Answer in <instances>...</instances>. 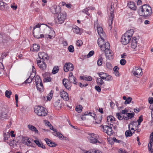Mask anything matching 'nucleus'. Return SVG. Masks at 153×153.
Returning <instances> with one entry per match:
<instances>
[{
    "mask_svg": "<svg viewBox=\"0 0 153 153\" xmlns=\"http://www.w3.org/2000/svg\"><path fill=\"white\" fill-rule=\"evenodd\" d=\"M66 18V13L64 11L61 12L58 15L56 23L58 24H62L64 22Z\"/></svg>",
    "mask_w": 153,
    "mask_h": 153,
    "instance_id": "nucleus-6",
    "label": "nucleus"
},
{
    "mask_svg": "<svg viewBox=\"0 0 153 153\" xmlns=\"http://www.w3.org/2000/svg\"><path fill=\"white\" fill-rule=\"evenodd\" d=\"M59 71V68L58 66H54L52 71V73L53 74H55L57 73Z\"/></svg>",
    "mask_w": 153,
    "mask_h": 153,
    "instance_id": "nucleus-39",
    "label": "nucleus"
},
{
    "mask_svg": "<svg viewBox=\"0 0 153 153\" xmlns=\"http://www.w3.org/2000/svg\"><path fill=\"white\" fill-rule=\"evenodd\" d=\"M119 69V68L117 66H115L114 68L113 69V71H114V72H116L118 71Z\"/></svg>",
    "mask_w": 153,
    "mask_h": 153,
    "instance_id": "nucleus-62",
    "label": "nucleus"
},
{
    "mask_svg": "<svg viewBox=\"0 0 153 153\" xmlns=\"http://www.w3.org/2000/svg\"><path fill=\"white\" fill-rule=\"evenodd\" d=\"M53 94L50 93L49 94H48L47 97V100H50L52 98Z\"/></svg>",
    "mask_w": 153,
    "mask_h": 153,
    "instance_id": "nucleus-58",
    "label": "nucleus"
},
{
    "mask_svg": "<svg viewBox=\"0 0 153 153\" xmlns=\"http://www.w3.org/2000/svg\"><path fill=\"white\" fill-rule=\"evenodd\" d=\"M22 141L24 144L30 146H33V142H34L32 139L25 136L23 137Z\"/></svg>",
    "mask_w": 153,
    "mask_h": 153,
    "instance_id": "nucleus-10",
    "label": "nucleus"
},
{
    "mask_svg": "<svg viewBox=\"0 0 153 153\" xmlns=\"http://www.w3.org/2000/svg\"><path fill=\"white\" fill-rule=\"evenodd\" d=\"M27 128L30 130H31L32 131H34L35 133H37L38 131L37 128L34 126L28 125H27Z\"/></svg>",
    "mask_w": 153,
    "mask_h": 153,
    "instance_id": "nucleus-27",
    "label": "nucleus"
},
{
    "mask_svg": "<svg viewBox=\"0 0 153 153\" xmlns=\"http://www.w3.org/2000/svg\"><path fill=\"white\" fill-rule=\"evenodd\" d=\"M35 79L36 84H38V83H39L42 82V79L38 75H36L35 76Z\"/></svg>",
    "mask_w": 153,
    "mask_h": 153,
    "instance_id": "nucleus-35",
    "label": "nucleus"
},
{
    "mask_svg": "<svg viewBox=\"0 0 153 153\" xmlns=\"http://www.w3.org/2000/svg\"><path fill=\"white\" fill-rule=\"evenodd\" d=\"M149 103L152 104L153 103V98L152 97H150L149 98Z\"/></svg>",
    "mask_w": 153,
    "mask_h": 153,
    "instance_id": "nucleus-61",
    "label": "nucleus"
},
{
    "mask_svg": "<svg viewBox=\"0 0 153 153\" xmlns=\"http://www.w3.org/2000/svg\"><path fill=\"white\" fill-rule=\"evenodd\" d=\"M97 84L100 86L104 83L103 81L101 78H97L96 79Z\"/></svg>",
    "mask_w": 153,
    "mask_h": 153,
    "instance_id": "nucleus-36",
    "label": "nucleus"
},
{
    "mask_svg": "<svg viewBox=\"0 0 153 153\" xmlns=\"http://www.w3.org/2000/svg\"><path fill=\"white\" fill-rule=\"evenodd\" d=\"M34 111L37 115L40 117H45L48 114L47 110L44 107L41 106H35Z\"/></svg>",
    "mask_w": 153,
    "mask_h": 153,
    "instance_id": "nucleus-2",
    "label": "nucleus"
},
{
    "mask_svg": "<svg viewBox=\"0 0 153 153\" xmlns=\"http://www.w3.org/2000/svg\"><path fill=\"white\" fill-rule=\"evenodd\" d=\"M62 83L63 85L67 89L69 90H71V83L68 81V79L65 78L64 79L62 80Z\"/></svg>",
    "mask_w": 153,
    "mask_h": 153,
    "instance_id": "nucleus-18",
    "label": "nucleus"
},
{
    "mask_svg": "<svg viewBox=\"0 0 153 153\" xmlns=\"http://www.w3.org/2000/svg\"><path fill=\"white\" fill-rule=\"evenodd\" d=\"M56 8V6L55 5L51 7V10L53 13L54 14H56V11H55Z\"/></svg>",
    "mask_w": 153,
    "mask_h": 153,
    "instance_id": "nucleus-45",
    "label": "nucleus"
},
{
    "mask_svg": "<svg viewBox=\"0 0 153 153\" xmlns=\"http://www.w3.org/2000/svg\"><path fill=\"white\" fill-rule=\"evenodd\" d=\"M12 92L10 91L6 90L5 92V95L8 98H10V95L11 94Z\"/></svg>",
    "mask_w": 153,
    "mask_h": 153,
    "instance_id": "nucleus-40",
    "label": "nucleus"
},
{
    "mask_svg": "<svg viewBox=\"0 0 153 153\" xmlns=\"http://www.w3.org/2000/svg\"><path fill=\"white\" fill-rule=\"evenodd\" d=\"M37 64L40 69L44 71L46 68L47 65L45 62L41 60H37Z\"/></svg>",
    "mask_w": 153,
    "mask_h": 153,
    "instance_id": "nucleus-14",
    "label": "nucleus"
},
{
    "mask_svg": "<svg viewBox=\"0 0 153 153\" xmlns=\"http://www.w3.org/2000/svg\"><path fill=\"white\" fill-rule=\"evenodd\" d=\"M45 140L48 145L49 146L51 147H54L56 145L54 142H53L52 141L50 140L48 138H45Z\"/></svg>",
    "mask_w": 153,
    "mask_h": 153,
    "instance_id": "nucleus-21",
    "label": "nucleus"
},
{
    "mask_svg": "<svg viewBox=\"0 0 153 153\" xmlns=\"http://www.w3.org/2000/svg\"><path fill=\"white\" fill-rule=\"evenodd\" d=\"M36 86L37 90L40 92L43 91V85L42 82L36 84Z\"/></svg>",
    "mask_w": 153,
    "mask_h": 153,
    "instance_id": "nucleus-26",
    "label": "nucleus"
},
{
    "mask_svg": "<svg viewBox=\"0 0 153 153\" xmlns=\"http://www.w3.org/2000/svg\"><path fill=\"white\" fill-rule=\"evenodd\" d=\"M102 115L100 114L97 115L96 118H95V122L96 123H100L102 119Z\"/></svg>",
    "mask_w": 153,
    "mask_h": 153,
    "instance_id": "nucleus-23",
    "label": "nucleus"
},
{
    "mask_svg": "<svg viewBox=\"0 0 153 153\" xmlns=\"http://www.w3.org/2000/svg\"><path fill=\"white\" fill-rule=\"evenodd\" d=\"M72 30L74 33L76 34L79 33L80 32L79 28L76 26H74L73 27Z\"/></svg>",
    "mask_w": 153,
    "mask_h": 153,
    "instance_id": "nucleus-33",
    "label": "nucleus"
},
{
    "mask_svg": "<svg viewBox=\"0 0 153 153\" xmlns=\"http://www.w3.org/2000/svg\"><path fill=\"white\" fill-rule=\"evenodd\" d=\"M109 127L107 126H101V127L103 129V131L104 132H105L109 136H111L113 134V131L112 129V126H110Z\"/></svg>",
    "mask_w": 153,
    "mask_h": 153,
    "instance_id": "nucleus-11",
    "label": "nucleus"
},
{
    "mask_svg": "<svg viewBox=\"0 0 153 153\" xmlns=\"http://www.w3.org/2000/svg\"><path fill=\"white\" fill-rule=\"evenodd\" d=\"M103 61V59L102 58L101 56H99L98 60H97V64L99 66L102 65V61Z\"/></svg>",
    "mask_w": 153,
    "mask_h": 153,
    "instance_id": "nucleus-37",
    "label": "nucleus"
},
{
    "mask_svg": "<svg viewBox=\"0 0 153 153\" xmlns=\"http://www.w3.org/2000/svg\"><path fill=\"white\" fill-rule=\"evenodd\" d=\"M116 116L118 119L120 120H122L123 119V118L124 117V116H123L121 115V112L117 113L116 114Z\"/></svg>",
    "mask_w": 153,
    "mask_h": 153,
    "instance_id": "nucleus-43",
    "label": "nucleus"
},
{
    "mask_svg": "<svg viewBox=\"0 0 153 153\" xmlns=\"http://www.w3.org/2000/svg\"><path fill=\"white\" fill-rule=\"evenodd\" d=\"M119 153H127L124 149H120L119 150Z\"/></svg>",
    "mask_w": 153,
    "mask_h": 153,
    "instance_id": "nucleus-60",
    "label": "nucleus"
},
{
    "mask_svg": "<svg viewBox=\"0 0 153 153\" xmlns=\"http://www.w3.org/2000/svg\"><path fill=\"white\" fill-rule=\"evenodd\" d=\"M59 95L64 100L67 101L68 100V93L62 89H61L59 91Z\"/></svg>",
    "mask_w": 153,
    "mask_h": 153,
    "instance_id": "nucleus-17",
    "label": "nucleus"
},
{
    "mask_svg": "<svg viewBox=\"0 0 153 153\" xmlns=\"http://www.w3.org/2000/svg\"><path fill=\"white\" fill-rule=\"evenodd\" d=\"M38 56L40 59H42L41 60H48V56L47 54L44 52H40L39 53Z\"/></svg>",
    "mask_w": 153,
    "mask_h": 153,
    "instance_id": "nucleus-19",
    "label": "nucleus"
},
{
    "mask_svg": "<svg viewBox=\"0 0 153 153\" xmlns=\"http://www.w3.org/2000/svg\"><path fill=\"white\" fill-rule=\"evenodd\" d=\"M126 61L125 59H121L120 61V64L122 65H125L126 64Z\"/></svg>",
    "mask_w": 153,
    "mask_h": 153,
    "instance_id": "nucleus-56",
    "label": "nucleus"
},
{
    "mask_svg": "<svg viewBox=\"0 0 153 153\" xmlns=\"http://www.w3.org/2000/svg\"><path fill=\"white\" fill-rule=\"evenodd\" d=\"M138 40L136 37L133 38L131 43V47L133 51H136V53H139V46H138Z\"/></svg>",
    "mask_w": 153,
    "mask_h": 153,
    "instance_id": "nucleus-7",
    "label": "nucleus"
},
{
    "mask_svg": "<svg viewBox=\"0 0 153 153\" xmlns=\"http://www.w3.org/2000/svg\"><path fill=\"white\" fill-rule=\"evenodd\" d=\"M132 73L134 76L137 77H140L143 74L141 68L137 67H134L133 68Z\"/></svg>",
    "mask_w": 153,
    "mask_h": 153,
    "instance_id": "nucleus-12",
    "label": "nucleus"
},
{
    "mask_svg": "<svg viewBox=\"0 0 153 153\" xmlns=\"http://www.w3.org/2000/svg\"><path fill=\"white\" fill-rule=\"evenodd\" d=\"M39 45L34 44L33 45L32 47L30 48V50L33 51L37 52L39 50Z\"/></svg>",
    "mask_w": 153,
    "mask_h": 153,
    "instance_id": "nucleus-22",
    "label": "nucleus"
},
{
    "mask_svg": "<svg viewBox=\"0 0 153 153\" xmlns=\"http://www.w3.org/2000/svg\"><path fill=\"white\" fill-rule=\"evenodd\" d=\"M7 6V4L3 2L0 1V10H4L5 9L6 6Z\"/></svg>",
    "mask_w": 153,
    "mask_h": 153,
    "instance_id": "nucleus-32",
    "label": "nucleus"
},
{
    "mask_svg": "<svg viewBox=\"0 0 153 153\" xmlns=\"http://www.w3.org/2000/svg\"><path fill=\"white\" fill-rule=\"evenodd\" d=\"M68 81L71 83H72L75 84H77V82L76 81V79L74 76L68 77Z\"/></svg>",
    "mask_w": 153,
    "mask_h": 153,
    "instance_id": "nucleus-28",
    "label": "nucleus"
},
{
    "mask_svg": "<svg viewBox=\"0 0 153 153\" xmlns=\"http://www.w3.org/2000/svg\"><path fill=\"white\" fill-rule=\"evenodd\" d=\"M94 28H97H97L99 27L98 26V22L97 21L94 22Z\"/></svg>",
    "mask_w": 153,
    "mask_h": 153,
    "instance_id": "nucleus-59",
    "label": "nucleus"
},
{
    "mask_svg": "<svg viewBox=\"0 0 153 153\" xmlns=\"http://www.w3.org/2000/svg\"><path fill=\"white\" fill-rule=\"evenodd\" d=\"M41 25L38 24L36 25L33 27V33L34 36L37 39L43 38L44 37L43 34H40V31Z\"/></svg>",
    "mask_w": 153,
    "mask_h": 153,
    "instance_id": "nucleus-4",
    "label": "nucleus"
},
{
    "mask_svg": "<svg viewBox=\"0 0 153 153\" xmlns=\"http://www.w3.org/2000/svg\"><path fill=\"white\" fill-rule=\"evenodd\" d=\"M74 69L73 65L71 63H65L64 66V70L66 72L68 71H72Z\"/></svg>",
    "mask_w": 153,
    "mask_h": 153,
    "instance_id": "nucleus-15",
    "label": "nucleus"
},
{
    "mask_svg": "<svg viewBox=\"0 0 153 153\" xmlns=\"http://www.w3.org/2000/svg\"><path fill=\"white\" fill-rule=\"evenodd\" d=\"M138 12L140 16L147 17L150 16L152 14V10L149 5L144 4L139 9Z\"/></svg>",
    "mask_w": 153,
    "mask_h": 153,
    "instance_id": "nucleus-1",
    "label": "nucleus"
},
{
    "mask_svg": "<svg viewBox=\"0 0 153 153\" xmlns=\"http://www.w3.org/2000/svg\"><path fill=\"white\" fill-rule=\"evenodd\" d=\"M89 136L88 137L89 141L91 143L95 144L98 143H101L98 141L99 136L97 134L93 133H89Z\"/></svg>",
    "mask_w": 153,
    "mask_h": 153,
    "instance_id": "nucleus-5",
    "label": "nucleus"
},
{
    "mask_svg": "<svg viewBox=\"0 0 153 153\" xmlns=\"http://www.w3.org/2000/svg\"><path fill=\"white\" fill-rule=\"evenodd\" d=\"M4 140H8V138L10 137L9 134L7 132V133H5L4 134Z\"/></svg>",
    "mask_w": 153,
    "mask_h": 153,
    "instance_id": "nucleus-42",
    "label": "nucleus"
},
{
    "mask_svg": "<svg viewBox=\"0 0 153 153\" xmlns=\"http://www.w3.org/2000/svg\"><path fill=\"white\" fill-rule=\"evenodd\" d=\"M95 89L98 92H100L101 91V89L100 87L98 85H96L94 87Z\"/></svg>",
    "mask_w": 153,
    "mask_h": 153,
    "instance_id": "nucleus-57",
    "label": "nucleus"
},
{
    "mask_svg": "<svg viewBox=\"0 0 153 153\" xmlns=\"http://www.w3.org/2000/svg\"><path fill=\"white\" fill-rule=\"evenodd\" d=\"M105 46V48L104 49V51L106 58L109 60L112 59L113 58V53L112 51L110 49V45L109 43L107 42Z\"/></svg>",
    "mask_w": 153,
    "mask_h": 153,
    "instance_id": "nucleus-3",
    "label": "nucleus"
},
{
    "mask_svg": "<svg viewBox=\"0 0 153 153\" xmlns=\"http://www.w3.org/2000/svg\"><path fill=\"white\" fill-rule=\"evenodd\" d=\"M94 53V51H90L89 53L87 56V58H89L92 56Z\"/></svg>",
    "mask_w": 153,
    "mask_h": 153,
    "instance_id": "nucleus-54",
    "label": "nucleus"
},
{
    "mask_svg": "<svg viewBox=\"0 0 153 153\" xmlns=\"http://www.w3.org/2000/svg\"><path fill=\"white\" fill-rule=\"evenodd\" d=\"M134 112H133L132 113H127L126 115H127V116L128 117L129 119H131L134 116Z\"/></svg>",
    "mask_w": 153,
    "mask_h": 153,
    "instance_id": "nucleus-48",
    "label": "nucleus"
},
{
    "mask_svg": "<svg viewBox=\"0 0 153 153\" xmlns=\"http://www.w3.org/2000/svg\"><path fill=\"white\" fill-rule=\"evenodd\" d=\"M143 121V118L142 116H140L139 118L137 120V122H138V124L139 125Z\"/></svg>",
    "mask_w": 153,
    "mask_h": 153,
    "instance_id": "nucleus-55",
    "label": "nucleus"
},
{
    "mask_svg": "<svg viewBox=\"0 0 153 153\" xmlns=\"http://www.w3.org/2000/svg\"><path fill=\"white\" fill-rule=\"evenodd\" d=\"M68 50L69 52L73 53L74 52V46L72 45H70L68 47Z\"/></svg>",
    "mask_w": 153,
    "mask_h": 153,
    "instance_id": "nucleus-46",
    "label": "nucleus"
},
{
    "mask_svg": "<svg viewBox=\"0 0 153 153\" xmlns=\"http://www.w3.org/2000/svg\"><path fill=\"white\" fill-rule=\"evenodd\" d=\"M98 74L99 75V76L102 79H105V78H106L107 74L104 73V72H100L98 73Z\"/></svg>",
    "mask_w": 153,
    "mask_h": 153,
    "instance_id": "nucleus-34",
    "label": "nucleus"
},
{
    "mask_svg": "<svg viewBox=\"0 0 153 153\" xmlns=\"http://www.w3.org/2000/svg\"><path fill=\"white\" fill-rule=\"evenodd\" d=\"M33 142L39 147H41L43 149H45V146L42 143L40 142L37 140H34Z\"/></svg>",
    "mask_w": 153,
    "mask_h": 153,
    "instance_id": "nucleus-25",
    "label": "nucleus"
},
{
    "mask_svg": "<svg viewBox=\"0 0 153 153\" xmlns=\"http://www.w3.org/2000/svg\"><path fill=\"white\" fill-rule=\"evenodd\" d=\"M134 33V31L133 29H130L126 31L125 34V35L126 36L127 35V36H128L130 38H131L133 35Z\"/></svg>",
    "mask_w": 153,
    "mask_h": 153,
    "instance_id": "nucleus-30",
    "label": "nucleus"
},
{
    "mask_svg": "<svg viewBox=\"0 0 153 153\" xmlns=\"http://www.w3.org/2000/svg\"><path fill=\"white\" fill-rule=\"evenodd\" d=\"M131 98L130 97H128L127 99L126 100V101L125 102V104H129L131 102Z\"/></svg>",
    "mask_w": 153,
    "mask_h": 153,
    "instance_id": "nucleus-49",
    "label": "nucleus"
},
{
    "mask_svg": "<svg viewBox=\"0 0 153 153\" xmlns=\"http://www.w3.org/2000/svg\"><path fill=\"white\" fill-rule=\"evenodd\" d=\"M128 110H122V111L121 112V113L122 114H125L127 113H128Z\"/></svg>",
    "mask_w": 153,
    "mask_h": 153,
    "instance_id": "nucleus-63",
    "label": "nucleus"
},
{
    "mask_svg": "<svg viewBox=\"0 0 153 153\" xmlns=\"http://www.w3.org/2000/svg\"><path fill=\"white\" fill-rule=\"evenodd\" d=\"M113 3H111V5L110 9V11L111 12L110 16L109 18L108 21V29L110 30L112 29L111 24L113 22V18L114 17V7H113Z\"/></svg>",
    "mask_w": 153,
    "mask_h": 153,
    "instance_id": "nucleus-8",
    "label": "nucleus"
},
{
    "mask_svg": "<svg viewBox=\"0 0 153 153\" xmlns=\"http://www.w3.org/2000/svg\"><path fill=\"white\" fill-rule=\"evenodd\" d=\"M56 134L57 136L61 140H62L64 138V137L59 132H56Z\"/></svg>",
    "mask_w": 153,
    "mask_h": 153,
    "instance_id": "nucleus-44",
    "label": "nucleus"
},
{
    "mask_svg": "<svg viewBox=\"0 0 153 153\" xmlns=\"http://www.w3.org/2000/svg\"><path fill=\"white\" fill-rule=\"evenodd\" d=\"M93 153H102V152L98 150H92Z\"/></svg>",
    "mask_w": 153,
    "mask_h": 153,
    "instance_id": "nucleus-64",
    "label": "nucleus"
},
{
    "mask_svg": "<svg viewBox=\"0 0 153 153\" xmlns=\"http://www.w3.org/2000/svg\"><path fill=\"white\" fill-rule=\"evenodd\" d=\"M80 78L81 79L88 81H91L92 80V78L90 76H80Z\"/></svg>",
    "mask_w": 153,
    "mask_h": 153,
    "instance_id": "nucleus-31",
    "label": "nucleus"
},
{
    "mask_svg": "<svg viewBox=\"0 0 153 153\" xmlns=\"http://www.w3.org/2000/svg\"><path fill=\"white\" fill-rule=\"evenodd\" d=\"M106 67L108 70H111L112 68V66L111 64L109 62H106Z\"/></svg>",
    "mask_w": 153,
    "mask_h": 153,
    "instance_id": "nucleus-50",
    "label": "nucleus"
},
{
    "mask_svg": "<svg viewBox=\"0 0 153 153\" xmlns=\"http://www.w3.org/2000/svg\"><path fill=\"white\" fill-rule=\"evenodd\" d=\"M131 38L129 36L125 35V34H124L121 37V42L124 45H126L128 44L131 39Z\"/></svg>",
    "mask_w": 153,
    "mask_h": 153,
    "instance_id": "nucleus-16",
    "label": "nucleus"
},
{
    "mask_svg": "<svg viewBox=\"0 0 153 153\" xmlns=\"http://www.w3.org/2000/svg\"><path fill=\"white\" fill-rule=\"evenodd\" d=\"M32 78L29 77L25 82V83H31L32 81Z\"/></svg>",
    "mask_w": 153,
    "mask_h": 153,
    "instance_id": "nucleus-53",
    "label": "nucleus"
},
{
    "mask_svg": "<svg viewBox=\"0 0 153 153\" xmlns=\"http://www.w3.org/2000/svg\"><path fill=\"white\" fill-rule=\"evenodd\" d=\"M89 9L88 8H86L82 10V12L84 13H85L87 15L89 16L90 14L88 12Z\"/></svg>",
    "mask_w": 153,
    "mask_h": 153,
    "instance_id": "nucleus-51",
    "label": "nucleus"
},
{
    "mask_svg": "<svg viewBox=\"0 0 153 153\" xmlns=\"http://www.w3.org/2000/svg\"><path fill=\"white\" fill-rule=\"evenodd\" d=\"M98 33L100 37H105L106 35L104 32L102 28L101 27H99L97 28Z\"/></svg>",
    "mask_w": 153,
    "mask_h": 153,
    "instance_id": "nucleus-20",
    "label": "nucleus"
},
{
    "mask_svg": "<svg viewBox=\"0 0 153 153\" xmlns=\"http://www.w3.org/2000/svg\"><path fill=\"white\" fill-rule=\"evenodd\" d=\"M105 37H100V38H98L97 40V43L99 47H100L101 50L102 51H104V49L105 48V44L106 43L105 42L104 40V38Z\"/></svg>",
    "mask_w": 153,
    "mask_h": 153,
    "instance_id": "nucleus-13",
    "label": "nucleus"
},
{
    "mask_svg": "<svg viewBox=\"0 0 153 153\" xmlns=\"http://www.w3.org/2000/svg\"><path fill=\"white\" fill-rule=\"evenodd\" d=\"M54 107L55 109L59 110L61 108V104L59 102H56L54 103Z\"/></svg>",
    "mask_w": 153,
    "mask_h": 153,
    "instance_id": "nucleus-29",
    "label": "nucleus"
},
{
    "mask_svg": "<svg viewBox=\"0 0 153 153\" xmlns=\"http://www.w3.org/2000/svg\"><path fill=\"white\" fill-rule=\"evenodd\" d=\"M82 106L79 105L76 106L75 108V110L76 111L78 112L79 113L82 111Z\"/></svg>",
    "mask_w": 153,
    "mask_h": 153,
    "instance_id": "nucleus-38",
    "label": "nucleus"
},
{
    "mask_svg": "<svg viewBox=\"0 0 153 153\" xmlns=\"http://www.w3.org/2000/svg\"><path fill=\"white\" fill-rule=\"evenodd\" d=\"M83 44V42L81 40H78L76 41V46L79 47H80Z\"/></svg>",
    "mask_w": 153,
    "mask_h": 153,
    "instance_id": "nucleus-47",
    "label": "nucleus"
},
{
    "mask_svg": "<svg viewBox=\"0 0 153 153\" xmlns=\"http://www.w3.org/2000/svg\"><path fill=\"white\" fill-rule=\"evenodd\" d=\"M128 6L131 9L134 10H136L137 8L134 2L133 1H130L128 3Z\"/></svg>",
    "mask_w": 153,
    "mask_h": 153,
    "instance_id": "nucleus-24",
    "label": "nucleus"
},
{
    "mask_svg": "<svg viewBox=\"0 0 153 153\" xmlns=\"http://www.w3.org/2000/svg\"><path fill=\"white\" fill-rule=\"evenodd\" d=\"M107 124L110 126L115 127L116 124L118 125L117 121L115 120V118L112 116H108L107 118Z\"/></svg>",
    "mask_w": 153,
    "mask_h": 153,
    "instance_id": "nucleus-9",
    "label": "nucleus"
},
{
    "mask_svg": "<svg viewBox=\"0 0 153 153\" xmlns=\"http://www.w3.org/2000/svg\"><path fill=\"white\" fill-rule=\"evenodd\" d=\"M133 133L131 130H127L125 132V135L126 137H130L132 135Z\"/></svg>",
    "mask_w": 153,
    "mask_h": 153,
    "instance_id": "nucleus-41",
    "label": "nucleus"
},
{
    "mask_svg": "<svg viewBox=\"0 0 153 153\" xmlns=\"http://www.w3.org/2000/svg\"><path fill=\"white\" fill-rule=\"evenodd\" d=\"M51 78L50 77H47L46 78H45L44 79L43 81L45 82H49L51 81Z\"/></svg>",
    "mask_w": 153,
    "mask_h": 153,
    "instance_id": "nucleus-52",
    "label": "nucleus"
}]
</instances>
